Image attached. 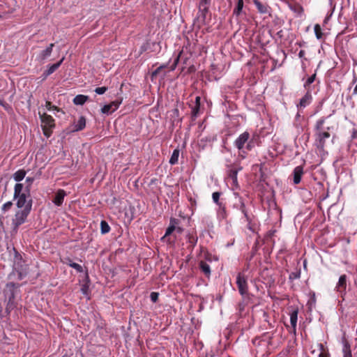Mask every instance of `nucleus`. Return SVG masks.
<instances>
[{
	"label": "nucleus",
	"instance_id": "nucleus-1",
	"mask_svg": "<svg viewBox=\"0 0 357 357\" xmlns=\"http://www.w3.org/2000/svg\"><path fill=\"white\" fill-rule=\"evenodd\" d=\"M13 199L16 201L17 208L31 210L33 201L29 185L24 188L22 183H16L14 187Z\"/></svg>",
	"mask_w": 357,
	"mask_h": 357
},
{
	"label": "nucleus",
	"instance_id": "nucleus-2",
	"mask_svg": "<svg viewBox=\"0 0 357 357\" xmlns=\"http://www.w3.org/2000/svg\"><path fill=\"white\" fill-rule=\"evenodd\" d=\"M326 119V117L320 118L316 121L314 126V145L319 151L324 150L326 141L331 137V134L328 132L330 128L327 127V130H324V128Z\"/></svg>",
	"mask_w": 357,
	"mask_h": 357
},
{
	"label": "nucleus",
	"instance_id": "nucleus-3",
	"mask_svg": "<svg viewBox=\"0 0 357 357\" xmlns=\"http://www.w3.org/2000/svg\"><path fill=\"white\" fill-rule=\"evenodd\" d=\"M234 146L239 151V156L242 158H245L247 155V152L244 150L251 151L253 144L250 139V135L248 131H245L241 133L234 142Z\"/></svg>",
	"mask_w": 357,
	"mask_h": 357
},
{
	"label": "nucleus",
	"instance_id": "nucleus-4",
	"mask_svg": "<svg viewBox=\"0 0 357 357\" xmlns=\"http://www.w3.org/2000/svg\"><path fill=\"white\" fill-rule=\"evenodd\" d=\"M39 116L42 123L43 134L47 137H50L52 133V129L55 127L54 119L46 113L40 114L39 112Z\"/></svg>",
	"mask_w": 357,
	"mask_h": 357
},
{
	"label": "nucleus",
	"instance_id": "nucleus-5",
	"mask_svg": "<svg viewBox=\"0 0 357 357\" xmlns=\"http://www.w3.org/2000/svg\"><path fill=\"white\" fill-rule=\"evenodd\" d=\"M31 211V210L29 208H22L15 213V217L12 220V224L15 229L18 228L19 226L26 221Z\"/></svg>",
	"mask_w": 357,
	"mask_h": 357
},
{
	"label": "nucleus",
	"instance_id": "nucleus-6",
	"mask_svg": "<svg viewBox=\"0 0 357 357\" xmlns=\"http://www.w3.org/2000/svg\"><path fill=\"white\" fill-rule=\"evenodd\" d=\"M236 285L239 294L242 296H245L248 293V284L247 277L241 273H238L236 276Z\"/></svg>",
	"mask_w": 357,
	"mask_h": 357
},
{
	"label": "nucleus",
	"instance_id": "nucleus-7",
	"mask_svg": "<svg viewBox=\"0 0 357 357\" xmlns=\"http://www.w3.org/2000/svg\"><path fill=\"white\" fill-rule=\"evenodd\" d=\"M197 8L198 12L194 20V24L200 29L206 24V14L208 13L209 8L206 7H197Z\"/></svg>",
	"mask_w": 357,
	"mask_h": 357
},
{
	"label": "nucleus",
	"instance_id": "nucleus-8",
	"mask_svg": "<svg viewBox=\"0 0 357 357\" xmlns=\"http://www.w3.org/2000/svg\"><path fill=\"white\" fill-rule=\"evenodd\" d=\"M179 223V220L171 218L169 220V225L167 228L165 235L161 238V240L163 241H167L168 243L171 244L174 243V240H171L169 237L174 231L176 229V226Z\"/></svg>",
	"mask_w": 357,
	"mask_h": 357
},
{
	"label": "nucleus",
	"instance_id": "nucleus-9",
	"mask_svg": "<svg viewBox=\"0 0 357 357\" xmlns=\"http://www.w3.org/2000/svg\"><path fill=\"white\" fill-rule=\"evenodd\" d=\"M122 102V99L121 100H115L111 102L109 104L105 105L101 108V112L104 114H110L112 112H115L120 106Z\"/></svg>",
	"mask_w": 357,
	"mask_h": 357
},
{
	"label": "nucleus",
	"instance_id": "nucleus-10",
	"mask_svg": "<svg viewBox=\"0 0 357 357\" xmlns=\"http://www.w3.org/2000/svg\"><path fill=\"white\" fill-rule=\"evenodd\" d=\"M190 107L191 108L192 119L195 120L200 114L201 98L199 96H197L195 98V102L190 105Z\"/></svg>",
	"mask_w": 357,
	"mask_h": 357
},
{
	"label": "nucleus",
	"instance_id": "nucleus-11",
	"mask_svg": "<svg viewBox=\"0 0 357 357\" xmlns=\"http://www.w3.org/2000/svg\"><path fill=\"white\" fill-rule=\"evenodd\" d=\"M312 100V96L310 90H307L303 98H301L299 103L297 105L298 109H303L309 105Z\"/></svg>",
	"mask_w": 357,
	"mask_h": 357
},
{
	"label": "nucleus",
	"instance_id": "nucleus-12",
	"mask_svg": "<svg viewBox=\"0 0 357 357\" xmlns=\"http://www.w3.org/2000/svg\"><path fill=\"white\" fill-rule=\"evenodd\" d=\"M67 195L66 192L63 189H59L56 191L52 202L56 206H61L64 201L65 197Z\"/></svg>",
	"mask_w": 357,
	"mask_h": 357
},
{
	"label": "nucleus",
	"instance_id": "nucleus-13",
	"mask_svg": "<svg viewBox=\"0 0 357 357\" xmlns=\"http://www.w3.org/2000/svg\"><path fill=\"white\" fill-rule=\"evenodd\" d=\"M303 173V167L301 165L297 166L294 169L293 176L294 184L297 185L300 183Z\"/></svg>",
	"mask_w": 357,
	"mask_h": 357
},
{
	"label": "nucleus",
	"instance_id": "nucleus-14",
	"mask_svg": "<svg viewBox=\"0 0 357 357\" xmlns=\"http://www.w3.org/2000/svg\"><path fill=\"white\" fill-rule=\"evenodd\" d=\"M347 277L345 274L340 275L335 289L340 293L345 292L347 288Z\"/></svg>",
	"mask_w": 357,
	"mask_h": 357
},
{
	"label": "nucleus",
	"instance_id": "nucleus-15",
	"mask_svg": "<svg viewBox=\"0 0 357 357\" xmlns=\"http://www.w3.org/2000/svg\"><path fill=\"white\" fill-rule=\"evenodd\" d=\"M253 3L257 10L261 14H266L271 10V8L268 4L262 3L259 0H253Z\"/></svg>",
	"mask_w": 357,
	"mask_h": 357
},
{
	"label": "nucleus",
	"instance_id": "nucleus-16",
	"mask_svg": "<svg viewBox=\"0 0 357 357\" xmlns=\"http://www.w3.org/2000/svg\"><path fill=\"white\" fill-rule=\"evenodd\" d=\"M54 46V43H51L49 45L47 48L43 51L40 52V53L38 56V59L40 61H44L46 59H47L49 56H50L53 47Z\"/></svg>",
	"mask_w": 357,
	"mask_h": 357
},
{
	"label": "nucleus",
	"instance_id": "nucleus-17",
	"mask_svg": "<svg viewBox=\"0 0 357 357\" xmlns=\"http://www.w3.org/2000/svg\"><path fill=\"white\" fill-rule=\"evenodd\" d=\"M239 210L242 212V213L244 215V218H245V221L248 224V228L251 229V227H250V224L252 222V218L250 215L248 214V211L246 209L245 205L244 202L242 200V199H240V206H239Z\"/></svg>",
	"mask_w": 357,
	"mask_h": 357
},
{
	"label": "nucleus",
	"instance_id": "nucleus-18",
	"mask_svg": "<svg viewBox=\"0 0 357 357\" xmlns=\"http://www.w3.org/2000/svg\"><path fill=\"white\" fill-rule=\"evenodd\" d=\"M298 309H294L291 311L289 315H290V323L292 328V331L294 333H296V324H297V319H298Z\"/></svg>",
	"mask_w": 357,
	"mask_h": 357
},
{
	"label": "nucleus",
	"instance_id": "nucleus-19",
	"mask_svg": "<svg viewBox=\"0 0 357 357\" xmlns=\"http://www.w3.org/2000/svg\"><path fill=\"white\" fill-rule=\"evenodd\" d=\"M63 60H64V57H63L57 63H54L52 65H50L48 67V69L47 70H45L44 72V73H43V75L45 76V77H47V76H49L51 74H52L54 71H56L59 68V66L61 65V63H63Z\"/></svg>",
	"mask_w": 357,
	"mask_h": 357
},
{
	"label": "nucleus",
	"instance_id": "nucleus-20",
	"mask_svg": "<svg viewBox=\"0 0 357 357\" xmlns=\"http://www.w3.org/2000/svg\"><path fill=\"white\" fill-rule=\"evenodd\" d=\"M86 126V119L84 116H79L78 121L74 123L73 132L82 130Z\"/></svg>",
	"mask_w": 357,
	"mask_h": 357
},
{
	"label": "nucleus",
	"instance_id": "nucleus-21",
	"mask_svg": "<svg viewBox=\"0 0 357 357\" xmlns=\"http://www.w3.org/2000/svg\"><path fill=\"white\" fill-rule=\"evenodd\" d=\"M186 238L188 243L191 245L192 248H193L196 245L198 240L196 232H189L187 234Z\"/></svg>",
	"mask_w": 357,
	"mask_h": 357
},
{
	"label": "nucleus",
	"instance_id": "nucleus-22",
	"mask_svg": "<svg viewBox=\"0 0 357 357\" xmlns=\"http://www.w3.org/2000/svg\"><path fill=\"white\" fill-rule=\"evenodd\" d=\"M199 268L202 271V272L206 276L209 277L211 275V268L210 266L205 261H201L199 262Z\"/></svg>",
	"mask_w": 357,
	"mask_h": 357
},
{
	"label": "nucleus",
	"instance_id": "nucleus-23",
	"mask_svg": "<svg viewBox=\"0 0 357 357\" xmlns=\"http://www.w3.org/2000/svg\"><path fill=\"white\" fill-rule=\"evenodd\" d=\"M26 174L24 169H19L13 174V178L15 181L20 182L24 178Z\"/></svg>",
	"mask_w": 357,
	"mask_h": 357
},
{
	"label": "nucleus",
	"instance_id": "nucleus-24",
	"mask_svg": "<svg viewBox=\"0 0 357 357\" xmlns=\"http://www.w3.org/2000/svg\"><path fill=\"white\" fill-rule=\"evenodd\" d=\"M343 357H352V353L349 343L344 340L342 348Z\"/></svg>",
	"mask_w": 357,
	"mask_h": 357
},
{
	"label": "nucleus",
	"instance_id": "nucleus-25",
	"mask_svg": "<svg viewBox=\"0 0 357 357\" xmlns=\"http://www.w3.org/2000/svg\"><path fill=\"white\" fill-rule=\"evenodd\" d=\"M89 97L84 95H77L73 99V102L77 105H84L88 100Z\"/></svg>",
	"mask_w": 357,
	"mask_h": 357
},
{
	"label": "nucleus",
	"instance_id": "nucleus-26",
	"mask_svg": "<svg viewBox=\"0 0 357 357\" xmlns=\"http://www.w3.org/2000/svg\"><path fill=\"white\" fill-rule=\"evenodd\" d=\"M243 0H237L236 6L233 10V14L238 16L241 15L243 8Z\"/></svg>",
	"mask_w": 357,
	"mask_h": 357
},
{
	"label": "nucleus",
	"instance_id": "nucleus-27",
	"mask_svg": "<svg viewBox=\"0 0 357 357\" xmlns=\"http://www.w3.org/2000/svg\"><path fill=\"white\" fill-rule=\"evenodd\" d=\"M179 150L178 149H176L173 151V153L169 158V162L171 165H175L178 162V157H179Z\"/></svg>",
	"mask_w": 357,
	"mask_h": 357
},
{
	"label": "nucleus",
	"instance_id": "nucleus-28",
	"mask_svg": "<svg viewBox=\"0 0 357 357\" xmlns=\"http://www.w3.org/2000/svg\"><path fill=\"white\" fill-rule=\"evenodd\" d=\"M241 169V167L236 169L232 168L229 171L228 176L231 178L234 183H237V175L238 171Z\"/></svg>",
	"mask_w": 357,
	"mask_h": 357
},
{
	"label": "nucleus",
	"instance_id": "nucleus-29",
	"mask_svg": "<svg viewBox=\"0 0 357 357\" xmlns=\"http://www.w3.org/2000/svg\"><path fill=\"white\" fill-rule=\"evenodd\" d=\"M316 73H314L313 75H312L310 77H309L306 80L305 82H304V84H303V87L307 91V90H310V86L311 84H312L315 79H316Z\"/></svg>",
	"mask_w": 357,
	"mask_h": 357
},
{
	"label": "nucleus",
	"instance_id": "nucleus-30",
	"mask_svg": "<svg viewBox=\"0 0 357 357\" xmlns=\"http://www.w3.org/2000/svg\"><path fill=\"white\" fill-rule=\"evenodd\" d=\"M289 8L291 9V10H292L294 13H296L299 15H301L303 13V7L298 3L290 5Z\"/></svg>",
	"mask_w": 357,
	"mask_h": 357
},
{
	"label": "nucleus",
	"instance_id": "nucleus-31",
	"mask_svg": "<svg viewBox=\"0 0 357 357\" xmlns=\"http://www.w3.org/2000/svg\"><path fill=\"white\" fill-rule=\"evenodd\" d=\"M100 230H101V233L102 234H107L110 231V227L106 221H105V220L101 221Z\"/></svg>",
	"mask_w": 357,
	"mask_h": 357
},
{
	"label": "nucleus",
	"instance_id": "nucleus-32",
	"mask_svg": "<svg viewBox=\"0 0 357 357\" xmlns=\"http://www.w3.org/2000/svg\"><path fill=\"white\" fill-rule=\"evenodd\" d=\"M314 33L317 39H321L323 36V33L321 31V28L319 24H317L314 27Z\"/></svg>",
	"mask_w": 357,
	"mask_h": 357
},
{
	"label": "nucleus",
	"instance_id": "nucleus-33",
	"mask_svg": "<svg viewBox=\"0 0 357 357\" xmlns=\"http://www.w3.org/2000/svg\"><path fill=\"white\" fill-rule=\"evenodd\" d=\"M183 54V50L179 52V54L176 56L174 59V63L170 67V70L173 71L176 68V66L178 65V63L179 61V59L181 58V55Z\"/></svg>",
	"mask_w": 357,
	"mask_h": 357
},
{
	"label": "nucleus",
	"instance_id": "nucleus-34",
	"mask_svg": "<svg viewBox=\"0 0 357 357\" xmlns=\"http://www.w3.org/2000/svg\"><path fill=\"white\" fill-rule=\"evenodd\" d=\"M221 195V192H214L212 194V199L214 203H215L218 206L220 205V204H222L220 202V197Z\"/></svg>",
	"mask_w": 357,
	"mask_h": 357
},
{
	"label": "nucleus",
	"instance_id": "nucleus-35",
	"mask_svg": "<svg viewBox=\"0 0 357 357\" xmlns=\"http://www.w3.org/2000/svg\"><path fill=\"white\" fill-rule=\"evenodd\" d=\"M45 107H46V109L47 110H50H50H54L56 112L61 111L60 108H59L58 107H56L55 105H52L51 102H50V101H46Z\"/></svg>",
	"mask_w": 357,
	"mask_h": 357
},
{
	"label": "nucleus",
	"instance_id": "nucleus-36",
	"mask_svg": "<svg viewBox=\"0 0 357 357\" xmlns=\"http://www.w3.org/2000/svg\"><path fill=\"white\" fill-rule=\"evenodd\" d=\"M13 299H14V294L12 292L11 295L9 298L8 302L7 303L6 308L7 312H10V310L13 308Z\"/></svg>",
	"mask_w": 357,
	"mask_h": 357
},
{
	"label": "nucleus",
	"instance_id": "nucleus-37",
	"mask_svg": "<svg viewBox=\"0 0 357 357\" xmlns=\"http://www.w3.org/2000/svg\"><path fill=\"white\" fill-rule=\"evenodd\" d=\"M211 0H199L197 7H206L209 8Z\"/></svg>",
	"mask_w": 357,
	"mask_h": 357
},
{
	"label": "nucleus",
	"instance_id": "nucleus-38",
	"mask_svg": "<svg viewBox=\"0 0 357 357\" xmlns=\"http://www.w3.org/2000/svg\"><path fill=\"white\" fill-rule=\"evenodd\" d=\"M13 204L11 201H8L7 202H6L4 204H3L2 207H1V211L5 213L8 211H9L12 206H13Z\"/></svg>",
	"mask_w": 357,
	"mask_h": 357
},
{
	"label": "nucleus",
	"instance_id": "nucleus-39",
	"mask_svg": "<svg viewBox=\"0 0 357 357\" xmlns=\"http://www.w3.org/2000/svg\"><path fill=\"white\" fill-rule=\"evenodd\" d=\"M70 267L75 269L77 273H82L84 271L82 266L75 262L70 264Z\"/></svg>",
	"mask_w": 357,
	"mask_h": 357
},
{
	"label": "nucleus",
	"instance_id": "nucleus-40",
	"mask_svg": "<svg viewBox=\"0 0 357 357\" xmlns=\"http://www.w3.org/2000/svg\"><path fill=\"white\" fill-rule=\"evenodd\" d=\"M301 276V273L299 271L292 272L289 274V278L290 280H294L298 279Z\"/></svg>",
	"mask_w": 357,
	"mask_h": 357
},
{
	"label": "nucleus",
	"instance_id": "nucleus-41",
	"mask_svg": "<svg viewBox=\"0 0 357 357\" xmlns=\"http://www.w3.org/2000/svg\"><path fill=\"white\" fill-rule=\"evenodd\" d=\"M107 91V87H106V86L97 87L94 90V91L98 95H102V94L105 93Z\"/></svg>",
	"mask_w": 357,
	"mask_h": 357
},
{
	"label": "nucleus",
	"instance_id": "nucleus-42",
	"mask_svg": "<svg viewBox=\"0 0 357 357\" xmlns=\"http://www.w3.org/2000/svg\"><path fill=\"white\" fill-rule=\"evenodd\" d=\"M218 206H219V209H220V211L221 213L222 217V218H226L227 214H226V207H225V205L222 203V204H220V205H218Z\"/></svg>",
	"mask_w": 357,
	"mask_h": 357
},
{
	"label": "nucleus",
	"instance_id": "nucleus-43",
	"mask_svg": "<svg viewBox=\"0 0 357 357\" xmlns=\"http://www.w3.org/2000/svg\"><path fill=\"white\" fill-rule=\"evenodd\" d=\"M17 273H18V279L22 280L26 275L27 272H26V269H22L20 271H17Z\"/></svg>",
	"mask_w": 357,
	"mask_h": 357
},
{
	"label": "nucleus",
	"instance_id": "nucleus-44",
	"mask_svg": "<svg viewBox=\"0 0 357 357\" xmlns=\"http://www.w3.org/2000/svg\"><path fill=\"white\" fill-rule=\"evenodd\" d=\"M167 67V65H161L158 68H157L153 73H152V75L153 76H155L157 75L158 74L160 73V72L161 71L162 69L165 68Z\"/></svg>",
	"mask_w": 357,
	"mask_h": 357
},
{
	"label": "nucleus",
	"instance_id": "nucleus-45",
	"mask_svg": "<svg viewBox=\"0 0 357 357\" xmlns=\"http://www.w3.org/2000/svg\"><path fill=\"white\" fill-rule=\"evenodd\" d=\"M158 293L157 292H151L150 295V298L152 302L155 303L158 299Z\"/></svg>",
	"mask_w": 357,
	"mask_h": 357
},
{
	"label": "nucleus",
	"instance_id": "nucleus-46",
	"mask_svg": "<svg viewBox=\"0 0 357 357\" xmlns=\"http://www.w3.org/2000/svg\"><path fill=\"white\" fill-rule=\"evenodd\" d=\"M245 304L244 302H241L238 304L237 310H238L239 313H242L245 310Z\"/></svg>",
	"mask_w": 357,
	"mask_h": 357
},
{
	"label": "nucleus",
	"instance_id": "nucleus-47",
	"mask_svg": "<svg viewBox=\"0 0 357 357\" xmlns=\"http://www.w3.org/2000/svg\"><path fill=\"white\" fill-rule=\"evenodd\" d=\"M63 263L70 266V264H73V261L70 257H66L64 259Z\"/></svg>",
	"mask_w": 357,
	"mask_h": 357
},
{
	"label": "nucleus",
	"instance_id": "nucleus-48",
	"mask_svg": "<svg viewBox=\"0 0 357 357\" xmlns=\"http://www.w3.org/2000/svg\"><path fill=\"white\" fill-rule=\"evenodd\" d=\"M305 52L303 50H300V52H298L299 58H303L305 56Z\"/></svg>",
	"mask_w": 357,
	"mask_h": 357
},
{
	"label": "nucleus",
	"instance_id": "nucleus-49",
	"mask_svg": "<svg viewBox=\"0 0 357 357\" xmlns=\"http://www.w3.org/2000/svg\"><path fill=\"white\" fill-rule=\"evenodd\" d=\"M0 105L7 109V107H9L8 105L3 100L0 99Z\"/></svg>",
	"mask_w": 357,
	"mask_h": 357
},
{
	"label": "nucleus",
	"instance_id": "nucleus-50",
	"mask_svg": "<svg viewBox=\"0 0 357 357\" xmlns=\"http://www.w3.org/2000/svg\"><path fill=\"white\" fill-rule=\"evenodd\" d=\"M175 231H176L178 234H181L183 231V229L176 225Z\"/></svg>",
	"mask_w": 357,
	"mask_h": 357
},
{
	"label": "nucleus",
	"instance_id": "nucleus-51",
	"mask_svg": "<svg viewBox=\"0 0 357 357\" xmlns=\"http://www.w3.org/2000/svg\"><path fill=\"white\" fill-rule=\"evenodd\" d=\"M318 357H329V354H326V353H324V351H321L319 354V356Z\"/></svg>",
	"mask_w": 357,
	"mask_h": 357
},
{
	"label": "nucleus",
	"instance_id": "nucleus-52",
	"mask_svg": "<svg viewBox=\"0 0 357 357\" xmlns=\"http://www.w3.org/2000/svg\"><path fill=\"white\" fill-rule=\"evenodd\" d=\"M26 181L28 182L29 183V185H31L33 183V178L27 177L26 178Z\"/></svg>",
	"mask_w": 357,
	"mask_h": 357
},
{
	"label": "nucleus",
	"instance_id": "nucleus-53",
	"mask_svg": "<svg viewBox=\"0 0 357 357\" xmlns=\"http://www.w3.org/2000/svg\"><path fill=\"white\" fill-rule=\"evenodd\" d=\"M318 346L319 347V349L321 350V352L324 351V345L321 343H319Z\"/></svg>",
	"mask_w": 357,
	"mask_h": 357
},
{
	"label": "nucleus",
	"instance_id": "nucleus-54",
	"mask_svg": "<svg viewBox=\"0 0 357 357\" xmlns=\"http://www.w3.org/2000/svg\"><path fill=\"white\" fill-rule=\"evenodd\" d=\"M353 94H354V95L357 94V84L356 85V86H355V87H354V89Z\"/></svg>",
	"mask_w": 357,
	"mask_h": 357
},
{
	"label": "nucleus",
	"instance_id": "nucleus-55",
	"mask_svg": "<svg viewBox=\"0 0 357 357\" xmlns=\"http://www.w3.org/2000/svg\"><path fill=\"white\" fill-rule=\"evenodd\" d=\"M15 286V284L13 282H10V283L7 284V287H14Z\"/></svg>",
	"mask_w": 357,
	"mask_h": 357
},
{
	"label": "nucleus",
	"instance_id": "nucleus-56",
	"mask_svg": "<svg viewBox=\"0 0 357 357\" xmlns=\"http://www.w3.org/2000/svg\"><path fill=\"white\" fill-rule=\"evenodd\" d=\"M210 256H211V255L207 254V255H206V257H205V258H206V260L210 261V260H211V257H209Z\"/></svg>",
	"mask_w": 357,
	"mask_h": 357
},
{
	"label": "nucleus",
	"instance_id": "nucleus-57",
	"mask_svg": "<svg viewBox=\"0 0 357 357\" xmlns=\"http://www.w3.org/2000/svg\"><path fill=\"white\" fill-rule=\"evenodd\" d=\"M82 291H83L84 293H85V292H86V291H86V289L82 288Z\"/></svg>",
	"mask_w": 357,
	"mask_h": 357
},
{
	"label": "nucleus",
	"instance_id": "nucleus-58",
	"mask_svg": "<svg viewBox=\"0 0 357 357\" xmlns=\"http://www.w3.org/2000/svg\"><path fill=\"white\" fill-rule=\"evenodd\" d=\"M356 79H357L356 77H354V82H356Z\"/></svg>",
	"mask_w": 357,
	"mask_h": 357
}]
</instances>
